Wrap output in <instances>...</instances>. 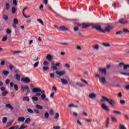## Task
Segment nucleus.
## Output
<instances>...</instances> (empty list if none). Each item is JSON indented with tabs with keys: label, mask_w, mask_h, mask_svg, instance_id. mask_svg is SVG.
<instances>
[{
	"label": "nucleus",
	"mask_w": 129,
	"mask_h": 129,
	"mask_svg": "<svg viewBox=\"0 0 129 129\" xmlns=\"http://www.w3.org/2000/svg\"><path fill=\"white\" fill-rule=\"evenodd\" d=\"M102 99L101 100L102 102H104V101H106L109 104V105H111V106H114L115 105V102L114 100H112V99L110 98L108 99L106 97L102 96Z\"/></svg>",
	"instance_id": "obj_1"
},
{
	"label": "nucleus",
	"mask_w": 129,
	"mask_h": 129,
	"mask_svg": "<svg viewBox=\"0 0 129 129\" xmlns=\"http://www.w3.org/2000/svg\"><path fill=\"white\" fill-rule=\"evenodd\" d=\"M91 26L92 29H95L98 32H101L102 33V28H101V25L98 24H92Z\"/></svg>",
	"instance_id": "obj_2"
},
{
	"label": "nucleus",
	"mask_w": 129,
	"mask_h": 129,
	"mask_svg": "<svg viewBox=\"0 0 129 129\" xmlns=\"http://www.w3.org/2000/svg\"><path fill=\"white\" fill-rule=\"evenodd\" d=\"M113 29V27H111V26L108 25L105 28L104 30L102 29V33H109L110 32V30H112Z\"/></svg>",
	"instance_id": "obj_3"
},
{
	"label": "nucleus",
	"mask_w": 129,
	"mask_h": 129,
	"mask_svg": "<svg viewBox=\"0 0 129 129\" xmlns=\"http://www.w3.org/2000/svg\"><path fill=\"white\" fill-rule=\"evenodd\" d=\"M92 24H87V23H82L78 24L79 27H81L82 29H87L89 27H91Z\"/></svg>",
	"instance_id": "obj_4"
},
{
	"label": "nucleus",
	"mask_w": 129,
	"mask_h": 129,
	"mask_svg": "<svg viewBox=\"0 0 129 129\" xmlns=\"http://www.w3.org/2000/svg\"><path fill=\"white\" fill-rule=\"evenodd\" d=\"M32 91L34 93H39V92H41V93H46L45 91L42 90V89L40 88H34L32 89Z\"/></svg>",
	"instance_id": "obj_5"
},
{
	"label": "nucleus",
	"mask_w": 129,
	"mask_h": 129,
	"mask_svg": "<svg viewBox=\"0 0 129 129\" xmlns=\"http://www.w3.org/2000/svg\"><path fill=\"white\" fill-rule=\"evenodd\" d=\"M99 80L100 83H101V84H102L103 85H104V84H106L107 83L106 80L105 79V77H101Z\"/></svg>",
	"instance_id": "obj_6"
},
{
	"label": "nucleus",
	"mask_w": 129,
	"mask_h": 129,
	"mask_svg": "<svg viewBox=\"0 0 129 129\" xmlns=\"http://www.w3.org/2000/svg\"><path fill=\"white\" fill-rule=\"evenodd\" d=\"M118 22L122 25H125L126 24H128V21L126 20L123 18H121L119 20Z\"/></svg>",
	"instance_id": "obj_7"
},
{
	"label": "nucleus",
	"mask_w": 129,
	"mask_h": 129,
	"mask_svg": "<svg viewBox=\"0 0 129 129\" xmlns=\"http://www.w3.org/2000/svg\"><path fill=\"white\" fill-rule=\"evenodd\" d=\"M119 66H123L124 70H127V68L129 69V64H124V62L119 63Z\"/></svg>",
	"instance_id": "obj_8"
},
{
	"label": "nucleus",
	"mask_w": 129,
	"mask_h": 129,
	"mask_svg": "<svg viewBox=\"0 0 129 129\" xmlns=\"http://www.w3.org/2000/svg\"><path fill=\"white\" fill-rule=\"evenodd\" d=\"M99 72H100V73H101L102 74H104V75H105V76H106V68H104V69H101L100 68L98 70Z\"/></svg>",
	"instance_id": "obj_9"
},
{
	"label": "nucleus",
	"mask_w": 129,
	"mask_h": 129,
	"mask_svg": "<svg viewBox=\"0 0 129 129\" xmlns=\"http://www.w3.org/2000/svg\"><path fill=\"white\" fill-rule=\"evenodd\" d=\"M55 74H56V75H58V76H59V77H61V76H63L65 75L66 74V72H65V71H61V72L56 71Z\"/></svg>",
	"instance_id": "obj_10"
},
{
	"label": "nucleus",
	"mask_w": 129,
	"mask_h": 129,
	"mask_svg": "<svg viewBox=\"0 0 129 129\" xmlns=\"http://www.w3.org/2000/svg\"><path fill=\"white\" fill-rule=\"evenodd\" d=\"M101 107L102 109H103V110H105L106 111L108 112L110 110V109H109V108L107 107V106L104 103L102 104Z\"/></svg>",
	"instance_id": "obj_11"
},
{
	"label": "nucleus",
	"mask_w": 129,
	"mask_h": 129,
	"mask_svg": "<svg viewBox=\"0 0 129 129\" xmlns=\"http://www.w3.org/2000/svg\"><path fill=\"white\" fill-rule=\"evenodd\" d=\"M21 81L24 83H29V82H31V80L29 78H25L21 79Z\"/></svg>",
	"instance_id": "obj_12"
},
{
	"label": "nucleus",
	"mask_w": 129,
	"mask_h": 129,
	"mask_svg": "<svg viewBox=\"0 0 129 129\" xmlns=\"http://www.w3.org/2000/svg\"><path fill=\"white\" fill-rule=\"evenodd\" d=\"M41 94H42L41 96V99L44 101H47V102L49 101V99L46 98V95L45 94V93H41Z\"/></svg>",
	"instance_id": "obj_13"
},
{
	"label": "nucleus",
	"mask_w": 129,
	"mask_h": 129,
	"mask_svg": "<svg viewBox=\"0 0 129 129\" xmlns=\"http://www.w3.org/2000/svg\"><path fill=\"white\" fill-rule=\"evenodd\" d=\"M58 29L59 30H60V31H66L67 32H69V29H68V28L64 26L59 27Z\"/></svg>",
	"instance_id": "obj_14"
},
{
	"label": "nucleus",
	"mask_w": 129,
	"mask_h": 129,
	"mask_svg": "<svg viewBox=\"0 0 129 129\" xmlns=\"http://www.w3.org/2000/svg\"><path fill=\"white\" fill-rule=\"evenodd\" d=\"M89 97L91 99H95V98H96V94H95V93H91L89 95Z\"/></svg>",
	"instance_id": "obj_15"
},
{
	"label": "nucleus",
	"mask_w": 129,
	"mask_h": 129,
	"mask_svg": "<svg viewBox=\"0 0 129 129\" xmlns=\"http://www.w3.org/2000/svg\"><path fill=\"white\" fill-rule=\"evenodd\" d=\"M53 56L51 55V54H47L46 56V59L49 61V62H51L53 60Z\"/></svg>",
	"instance_id": "obj_16"
},
{
	"label": "nucleus",
	"mask_w": 129,
	"mask_h": 129,
	"mask_svg": "<svg viewBox=\"0 0 129 129\" xmlns=\"http://www.w3.org/2000/svg\"><path fill=\"white\" fill-rule=\"evenodd\" d=\"M92 48V49H93V50H96L97 51V50H99V45L96 44L93 45Z\"/></svg>",
	"instance_id": "obj_17"
},
{
	"label": "nucleus",
	"mask_w": 129,
	"mask_h": 129,
	"mask_svg": "<svg viewBox=\"0 0 129 129\" xmlns=\"http://www.w3.org/2000/svg\"><path fill=\"white\" fill-rule=\"evenodd\" d=\"M62 84H64V85H67L68 84V81H67V80L64 79H61L60 80Z\"/></svg>",
	"instance_id": "obj_18"
},
{
	"label": "nucleus",
	"mask_w": 129,
	"mask_h": 129,
	"mask_svg": "<svg viewBox=\"0 0 129 129\" xmlns=\"http://www.w3.org/2000/svg\"><path fill=\"white\" fill-rule=\"evenodd\" d=\"M51 65L52 66L51 67V68L53 69V70L56 71L58 68H57V67L55 66V63H54V61L51 62Z\"/></svg>",
	"instance_id": "obj_19"
},
{
	"label": "nucleus",
	"mask_w": 129,
	"mask_h": 129,
	"mask_svg": "<svg viewBox=\"0 0 129 129\" xmlns=\"http://www.w3.org/2000/svg\"><path fill=\"white\" fill-rule=\"evenodd\" d=\"M25 119H26V118L24 117H19L18 118V121H20L21 122H24V121H25Z\"/></svg>",
	"instance_id": "obj_20"
},
{
	"label": "nucleus",
	"mask_w": 129,
	"mask_h": 129,
	"mask_svg": "<svg viewBox=\"0 0 129 129\" xmlns=\"http://www.w3.org/2000/svg\"><path fill=\"white\" fill-rule=\"evenodd\" d=\"M15 77L17 81H20V80H21V75L19 74H16L15 75Z\"/></svg>",
	"instance_id": "obj_21"
},
{
	"label": "nucleus",
	"mask_w": 129,
	"mask_h": 129,
	"mask_svg": "<svg viewBox=\"0 0 129 129\" xmlns=\"http://www.w3.org/2000/svg\"><path fill=\"white\" fill-rule=\"evenodd\" d=\"M5 7L7 11H9V10H10V8H11V5H10V3H7L6 4Z\"/></svg>",
	"instance_id": "obj_22"
},
{
	"label": "nucleus",
	"mask_w": 129,
	"mask_h": 129,
	"mask_svg": "<svg viewBox=\"0 0 129 129\" xmlns=\"http://www.w3.org/2000/svg\"><path fill=\"white\" fill-rule=\"evenodd\" d=\"M6 107H7V108H9L10 109H14V107H13V106L11 105V104H7L6 105Z\"/></svg>",
	"instance_id": "obj_23"
},
{
	"label": "nucleus",
	"mask_w": 129,
	"mask_h": 129,
	"mask_svg": "<svg viewBox=\"0 0 129 129\" xmlns=\"http://www.w3.org/2000/svg\"><path fill=\"white\" fill-rule=\"evenodd\" d=\"M102 45L106 48L110 47V44L109 43H103Z\"/></svg>",
	"instance_id": "obj_24"
},
{
	"label": "nucleus",
	"mask_w": 129,
	"mask_h": 129,
	"mask_svg": "<svg viewBox=\"0 0 129 129\" xmlns=\"http://www.w3.org/2000/svg\"><path fill=\"white\" fill-rule=\"evenodd\" d=\"M9 73H10V72H9L8 71H4L2 72V74L5 75V76H8V75H9Z\"/></svg>",
	"instance_id": "obj_25"
},
{
	"label": "nucleus",
	"mask_w": 129,
	"mask_h": 129,
	"mask_svg": "<svg viewBox=\"0 0 129 129\" xmlns=\"http://www.w3.org/2000/svg\"><path fill=\"white\" fill-rule=\"evenodd\" d=\"M7 121H8V117H4L3 118L2 121L3 123H7Z\"/></svg>",
	"instance_id": "obj_26"
},
{
	"label": "nucleus",
	"mask_w": 129,
	"mask_h": 129,
	"mask_svg": "<svg viewBox=\"0 0 129 129\" xmlns=\"http://www.w3.org/2000/svg\"><path fill=\"white\" fill-rule=\"evenodd\" d=\"M54 119H58V118H59V113L58 112L55 113L54 116Z\"/></svg>",
	"instance_id": "obj_27"
},
{
	"label": "nucleus",
	"mask_w": 129,
	"mask_h": 129,
	"mask_svg": "<svg viewBox=\"0 0 129 129\" xmlns=\"http://www.w3.org/2000/svg\"><path fill=\"white\" fill-rule=\"evenodd\" d=\"M76 85H78L79 86H80V87H85V85L81 84V83L77 82L76 83Z\"/></svg>",
	"instance_id": "obj_28"
},
{
	"label": "nucleus",
	"mask_w": 129,
	"mask_h": 129,
	"mask_svg": "<svg viewBox=\"0 0 129 129\" xmlns=\"http://www.w3.org/2000/svg\"><path fill=\"white\" fill-rule=\"evenodd\" d=\"M7 40H8V35H6L5 36L3 37L2 38V42H6Z\"/></svg>",
	"instance_id": "obj_29"
},
{
	"label": "nucleus",
	"mask_w": 129,
	"mask_h": 129,
	"mask_svg": "<svg viewBox=\"0 0 129 129\" xmlns=\"http://www.w3.org/2000/svg\"><path fill=\"white\" fill-rule=\"evenodd\" d=\"M9 94V92L5 91V92H3L2 94V96H7Z\"/></svg>",
	"instance_id": "obj_30"
},
{
	"label": "nucleus",
	"mask_w": 129,
	"mask_h": 129,
	"mask_svg": "<svg viewBox=\"0 0 129 129\" xmlns=\"http://www.w3.org/2000/svg\"><path fill=\"white\" fill-rule=\"evenodd\" d=\"M122 32L123 33H125L126 34H129V30L126 28H123Z\"/></svg>",
	"instance_id": "obj_31"
},
{
	"label": "nucleus",
	"mask_w": 129,
	"mask_h": 129,
	"mask_svg": "<svg viewBox=\"0 0 129 129\" xmlns=\"http://www.w3.org/2000/svg\"><path fill=\"white\" fill-rule=\"evenodd\" d=\"M81 81H82V82H83V83H85V84H86L87 85H88V84H89L88 83V82L86 80L83 79H81Z\"/></svg>",
	"instance_id": "obj_32"
},
{
	"label": "nucleus",
	"mask_w": 129,
	"mask_h": 129,
	"mask_svg": "<svg viewBox=\"0 0 129 129\" xmlns=\"http://www.w3.org/2000/svg\"><path fill=\"white\" fill-rule=\"evenodd\" d=\"M23 101H30V99L28 97H24L23 98Z\"/></svg>",
	"instance_id": "obj_33"
},
{
	"label": "nucleus",
	"mask_w": 129,
	"mask_h": 129,
	"mask_svg": "<svg viewBox=\"0 0 129 129\" xmlns=\"http://www.w3.org/2000/svg\"><path fill=\"white\" fill-rule=\"evenodd\" d=\"M31 121H32V120H31V118H27L25 120V123H30Z\"/></svg>",
	"instance_id": "obj_34"
},
{
	"label": "nucleus",
	"mask_w": 129,
	"mask_h": 129,
	"mask_svg": "<svg viewBox=\"0 0 129 129\" xmlns=\"http://www.w3.org/2000/svg\"><path fill=\"white\" fill-rule=\"evenodd\" d=\"M17 12V9L16 8H15V7H13L12 9V13L13 15H14V14H16V12Z\"/></svg>",
	"instance_id": "obj_35"
},
{
	"label": "nucleus",
	"mask_w": 129,
	"mask_h": 129,
	"mask_svg": "<svg viewBox=\"0 0 129 129\" xmlns=\"http://www.w3.org/2000/svg\"><path fill=\"white\" fill-rule=\"evenodd\" d=\"M3 19L5 20V21H8V20H9V17L7 15H5L3 16Z\"/></svg>",
	"instance_id": "obj_36"
},
{
	"label": "nucleus",
	"mask_w": 129,
	"mask_h": 129,
	"mask_svg": "<svg viewBox=\"0 0 129 129\" xmlns=\"http://www.w3.org/2000/svg\"><path fill=\"white\" fill-rule=\"evenodd\" d=\"M35 107L36 108H38V109H43V106L40 105H36Z\"/></svg>",
	"instance_id": "obj_37"
},
{
	"label": "nucleus",
	"mask_w": 129,
	"mask_h": 129,
	"mask_svg": "<svg viewBox=\"0 0 129 129\" xmlns=\"http://www.w3.org/2000/svg\"><path fill=\"white\" fill-rule=\"evenodd\" d=\"M13 23L14 25H18V24H19V21L17 19H14Z\"/></svg>",
	"instance_id": "obj_38"
},
{
	"label": "nucleus",
	"mask_w": 129,
	"mask_h": 129,
	"mask_svg": "<svg viewBox=\"0 0 129 129\" xmlns=\"http://www.w3.org/2000/svg\"><path fill=\"white\" fill-rule=\"evenodd\" d=\"M32 99L33 101H38V100H39V98H38V97H35V96L32 97Z\"/></svg>",
	"instance_id": "obj_39"
},
{
	"label": "nucleus",
	"mask_w": 129,
	"mask_h": 129,
	"mask_svg": "<svg viewBox=\"0 0 129 129\" xmlns=\"http://www.w3.org/2000/svg\"><path fill=\"white\" fill-rule=\"evenodd\" d=\"M25 89H26V86H21V92H25Z\"/></svg>",
	"instance_id": "obj_40"
},
{
	"label": "nucleus",
	"mask_w": 129,
	"mask_h": 129,
	"mask_svg": "<svg viewBox=\"0 0 129 129\" xmlns=\"http://www.w3.org/2000/svg\"><path fill=\"white\" fill-rule=\"evenodd\" d=\"M37 21L38 23H40L42 26H44V22L41 19H37Z\"/></svg>",
	"instance_id": "obj_41"
},
{
	"label": "nucleus",
	"mask_w": 129,
	"mask_h": 129,
	"mask_svg": "<svg viewBox=\"0 0 129 129\" xmlns=\"http://www.w3.org/2000/svg\"><path fill=\"white\" fill-rule=\"evenodd\" d=\"M44 117L45 118H47V119H48V118H49V113H48V112H45V113H44Z\"/></svg>",
	"instance_id": "obj_42"
},
{
	"label": "nucleus",
	"mask_w": 129,
	"mask_h": 129,
	"mask_svg": "<svg viewBox=\"0 0 129 129\" xmlns=\"http://www.w3.org/2000/svg\"><path fill=\"white\" fill-rule=\"evenodd\" d=\"M49 69V67H43L42 68L43 71H47Z\"/></svg>",
	"instance_id": "obj_43"
},
{
	"label": "nucleus",
	"mask_w": 129,
	"mask_h": 129,
	"mask_svg": "<svg viewBox=\"0 0 129 129\" xmlns=\"http://www.w3.org/2000/svg\"><path fill=\"white\" fill-rule=\"evenodd\" d=\"M113 113H116L117 114H118L119 115L121 114V112L120 111L113 110Z\"/></svg>",
	"instance_id": "obj_44"
},
{
	"label": "nucleus",
	"mask_w": 129,
	"mask_h": 129,
	"mask_svg": "<svg viewBox=\"0 0 129 129\" xmlns=\"http://www.w3.org/2000/svg\"><path fill=\"white\" fill-rule=\"evenodd\" d=\"M26 89L27 90V92L26 93V95L29 94V93H30V89H29V86H26Z\"/></svg>",
	"instance_id": "obj_45"
},
{
	"label": "nucleus",
	"mask_w": 129,
	"mask_h": 129,
	"mask_svg": "<svg viewBox=\"0 0 129 129\" xmlns=\"http://www.w3.org/2000/svg\"><path fill=\"white\" fill-rule=\"evenodd\" d=\"M14 89L16 90V91H18L19 89V87L18 86V85L15 84L14 85Z\"/></svg>",
	"instance_id": "obj_46"
},
{
	"label": "nucleus",
	"mask_w": 129,
	"mask_h": 129,
	"mask_svg": "<svg viewBox=\"0 0 129 129\" xmlns=\"http://www.w3.org/2000/svg\"><path fill=\"white\" fill-rule=\"evenodd\" d=\"M27 111L29 112V113H34V111L32 109H28Z\"/></svg>",
	"instance_id": "obj_47"
},
{
	"label": "nucleus",
	"mask_w": 129,
	"mask_h": 129,
	"mask_svg": "<svg viewBox=\"0 0 129 129\" xmlns=\"http://www.w3.org/2000/svg\"><path fill=\"white\" fill-rule=\"evenodd\" d=\"M38 65H39V61H37L34 63L33 67L34 68H36V67H38Z\"/></svg>",
	"instance_id": "obj_48"
},
{
	"label": "nucleus",
	"mask_w": 129,
	"mask_h": 129,
	"mask_svg": "<svg viewBox=\"0 0 129 129\" xmlns=\"http://www.w3.org/2000/svg\"><path fill=\"white\" fill-rule=\"evenodd\" d=\"M10 82H11V80L10 79H7L5 81V83L6 85H8V84H9Z\"/></svg>",
	"instance_id": "obj_49"
},
{
	"label": "nucleus",
	"mask_w": 129,
	"mask_h": 129,
	"mask_svg": "<svg viewBox=\"0 0 129 129\" xmlns=\"http://www.w3.org/2000/svg\"><path fill=\"white\" fill-rule=\"evenodd\" d=\"M43 65L44 66H48V65H49V62L47 61H44L43 62Z\"/></svg>",
	"instance_id": "obj_50"
},
{
	"label": "nucleus",
	"mask_w": 129,
	"mask_h": 129,
	"mask_svg": "<svg viewBox=\"0 0 129 129\" xmlns=\"http://www.w3.org/2000/svg\"><path fill=\"white\" fill-rule=\"evenodd\" d=\"M64 67H66V68H67V69H70V65L69 64L66 63L64 65Z\"/></svg>",
	"instance_id": "obj_51"
},
{
	"label": "nucleus",
	"mask_w": 129,
	"mask_h": 129,
	"mask_svg": "<svg viewBox=\"0 0 129 129\" xmlns=\"http://www.w3.org/2000/svg\"><path fill=\"white\" fill-rule=\"evenodd\" d=\"M13 4L15 6H18V2H17V0H13Z\"/></svg>",
	"instance_id": "obj_52"
},
{
	"label": "nucleus",
	"mask_w": 129,
	"mask_h": 129,
	"mask_svg": "<svg viewBox=\"0 0 129 129\" xmlns=\"http://www.w3.org/2000/svg\"><path fill=\"white\" fill-rule=\"evenodd\" d=\"M49 114H50V115H54V111L52 109L50 110Z\"/></svg>",
	"instance_id": "obj_53"
},
{
	"label": "nucleus",
	"mask_w": 129,
	"mask_h": 129,
	"mask_svg": "<svg viewBox=\"0 0 129 129\" xmlns=\"http://www.w3.org/2000/svg\"><path fill=\"white\" fill-rule=\"evenodd\" d=\"M6 32L7 34H11V33H12V30L10 29H7Z\"/></svg>",
	"instance_id": "obj_54"
},
{
	"label": "nucleus",
	"mask_w": 129,
	"mask_h": 129,
	"mask_svg": "<svg viewBox=\"0 0 129 129\" xmlns=\"http://www.w3.org/2000/svg\"><path fill=\"white\" fill-rule=\"evenodd\" d=\"M122 34V31H120L116 32V35H121Z\"/></svg>",
	"instance_id": "obj_55"
},
{
	"label": "nucleus",
	"mask_w": 129,
	"mask_h": 129,
	"mask_svg": "<svg viewBox=\"0 0 129 129\" xmlns=\"http://www.w3.org/2000/svg\"><path fill=\"white\" fill-rule=\"evenodd\" d=\"M76 49H77V50H79V51H81V50H82V48H81V47L80 46H79V45H78V46H77Z\"/></svg>",
	"instance_id": "obj_56"
},
{
	"label": "nucleus",
	"mask_w": 129,
	"mask_h": 129,
	"mask_svg": "<svg viewBox=\"0 0 129 129\" xmlns=\"http://www.w3.org/2000/svg\"><path fill=\"white\" fill-rule=\"evenodd\" d=\"M13 68H14V66L11 64H9V69H10V70H13Z\"/></svg>",
	"instance_id": "obj_57"
},
{
	"label": "nucleus",
	"mask_w": 129,
	"mask_h": 129,
	"mask_svg": "<svg viewBox=\"0 0 129 129\" xmlns=\"http://www.w3.org/2000/svg\"><path fill=\"white\" fill-rule=\"evenodd\" d=\"M120 104H125V101L124 100H120Z\"/></svg>",
	"instance_id": "obj_58"
},
{
	"label": "nucleus",
	"mask_w": 129,
	"mask_h": 129,
	"mask_svg": "<svg viewBox=\"0 0 129 129\" xmlns=\"http://www.w3.org/2000/svg\"><path fill=\"white\" fill-rule=\"evenodd\" d=\"M111 118L113 121H114V122L116 121V118H115L114 117H111Z\"/></svg>",
	"instance_id": "obj_59"
},
{
	"label": "nucleus",
	"mask_w": 129,
	"mask_h": 129,
	"mask_svg": "<svg viewBox=\"0 0 129 129\" xmlns=\"http://www.w3.org/2000/svg\"><path fill=\"white\" fill-rule=\"evenodd\" d=\"M52 90H53V91H55V92H56L57 91V88H56V87H55V86H53Z\"/></svg>",
	"instance_id": "obj_60"
},
{
	"label": "nucleus",
	"mask_w": 129,
	"mask_h": 129,
	"mask_svg": "<svg viewBox=\"0 0 129 129\" xmlns=\"http://www.w3.org/2000/svg\"><path fill=\"white\" fill-rule=\"evenodd\" d=\"M50 77L51 78H54L55 75H54V74L51 73V74H50Z\"/></svg>",
	"instance_id": "obj_61"
},
{
	"label": "nucleus",
	"mask_w": 129,
	"mask_h": 129,
	"mask_svg": "<svg viewBox=\"0 0 129 129\" xmlns=\"http://www.w3.org/2000/svg\"><path fill=\"white\" fill-rule=\"evenodd\" d=\"M6 62L5 61H2L0 63V65H1V66H4V65H5Z\"/></svg>",
	"instance_id": "obj_62"
},
{
	"label": "nucleus",
	"mask_w": 129,
	"mask_h": 129,
	"mask_svg": "<svg viewBox=\"0 0 129 129\" xmlns=\"http://www.w3.org/2000/svg\"><path fill=\"white\" fill-rule=\"evenodd\" d=\"M122 74L125 76H129V73H122Z\"/></svg>",
	"instance_id": "obj_63"
},
{
	"label": "nucleus",
	"mask_w": 129,
	"mask_h": 129,
	"mask_svg": "<svg viewBox=\"0 0 129 129\" xmlns=\"http://www.w3.org/2000/svg\"><path fill=\"white\" fill-rule=\"evenodd\" d=\"M53 129H60V126H54L53 127Z\"/></svg>",
	"instance_id": "obj_64"
}]
</instances>
